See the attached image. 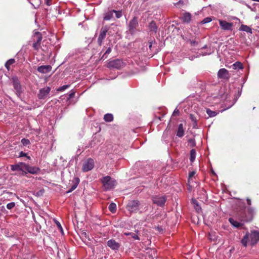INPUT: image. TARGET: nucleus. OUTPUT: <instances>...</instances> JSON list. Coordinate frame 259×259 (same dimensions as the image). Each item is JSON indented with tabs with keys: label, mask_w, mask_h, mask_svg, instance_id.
Returning a JSON list of instances; mask_svg holds the SVG:
<instances>
[{
	"label": "nucleus",
	"mask_w": 259,
	"mask_h": 259,
	"mask_svg": "<svg viewBox=\"0 0 259 259\" xmlns=\"http://www.w3.org/2000/svg\"><path fill=\"white\" fill-rule=\"evenodd\" d=\"M247 210H248V213L249 214L250 216L248 218H247V217L244 218L243 219V220L245 221H248L251 220L252 219V215L254 213V208H253L252 207H249Z\"/></svg>",
	"instance_id": "4be33fe9"
},
{
	"label": "nucleus",
	"mask_w": 259,
	"mask_h": 259,
	"mask_svg": "<svg viewBox=\"0 0 259 259\" xmlns=\"http://www.w3.org/2000/svg\"><path fill=\"white\" fill-rule=\"evenodd\" d=\"M218 76L220 78L226 79L229 76V72L225 68L220 69L218 72Z\"/></svg>",
	"instance_id": "f3484780"
},
{
	"label": "nucleus",
	"mask_w": 259,
	"mask_h": 259,
	"mask_svg": "<svg viewBox=\"0 0 259 259\" xmlns=\"http://www.w3.org/2000/svg\"><path fill=\"white\" fill-rule=\"evenodd\" d=\"M104 119L106 122H111L113 120V116L111 113H107L104 115Z\"/></svg>",
	"instance_id": "bb28decb"
},
{
	"label": "nucleus",
	"mask_w": 259,
	"mask_h": 259,
	"mask_svg": "<svg viewBox=\"0 0 259 259\" xmlns=\"http://www.w3.org/2000/svg\"><path fill=\"white\" fill-rule=\"evenodd\" d=\"M246 201H247V203L248 205H251V200L249 199V198H247L246 199Z\"/></svg>",
	"instance_id": "5fc2aeb1"
},
{
	"label": "nucleus",
	"mask_w": 259,
	"mask_h": 259,
	"mask_svg": "<svg viewBox=\"0 0 259 259\" xmlns=\"http://www.w3.org/2000/svg\"><path fill=\"white\" fill-rule=\"evenodd\" d=\"M13 86L18 93H21V87L19 82H13Z\"/></svg>",
	"instance_id": "c756f323"
},
{
	"label": "nucleus",
	"mask_w": 259,
	"mask_h": 259,
	"mask_svg": "<svg viewBox=\"0 0 259 259\" xmlns=\"http://www.w3.org/2000/svg\"><path fill=\"white\" fill-rule=\"evenodd\" d=\"M241 91H239V89H238V97L235 99V101L234 103L236 102V101L237 100V98L241 95Z\"/></svg>",
	"instance_id": "864d4df0"
},
{
	"label": "nucleus",
	"mask_w": 259,
	"mask_h": 259,
	"mask_svg": "<svg viewBox=\"0 0 259 259\" xmlns=\"http://www.w3.org/2000/svg\"><path fill=\"white\" fill-rule=\"evenodd\" d=\"M229 221L232 226H233L234 227H235L236 228H239V227H240L242 225V224L241 223L234 220L232 218H230L229 219Z\"/></svg>",
	"instance_id": "a878e982"
},
{
	"label": "nucleus",
	"mask_w": 259,
	"mask_h": 259,
	"mask_svg": "<svg viewBox=\"0 0 259 259\" xmlns=\"http://www.w3.org/2000/svg\"><path fill=\"white\" fill-rule=\"evenodd\" d=\"M249 236L251 245L256 244L259 241V231H251L250 233H249Z\"/></svg>",
	"instance_id": "1a4fd4ad"
},
{
	"label": "nucleus",
	"mask_w": 259,
	"mask_h": 259,
	"mask_svg": "<svg viewBox=\"0 0 259 259\" xmlns=\"http://www.w3.org/2000/svg\"><path fill=\"white\" fill-rule=\"evenodd\" d=\"M42 193V192L41 191H40L39 192H37L36 193V196H39V195H40V194H41Z\"/></svg>",
	"instance_id": "6e6d98bb"
},
{
	"label": "nucleus",
	"mask_w": 259,
	"mask_h": 259,
	"mask_svg": "<svg viewBox=\"0 0 259 259\" xmlns=\"http://www.w3.org/2000/svg\"><path fill=\"white\" fill-rule=\"evenodd\" d=\"M126 208L131 213H136L138 211L142 213L148 210V205L146 203H140L138 200H134L128 202Z\"/></svg>",
	"instance_id": "f257e3e1"
},
{
	"label": "nucleus",
	"mask_w": 259,
	"mask_h": 259,
	"mask_svg": "<svg viewBox=\"0 0 259 259\" xmlns=\"http://www.w3.org/2000/svg\"><path fill=\"white\" fill-rule=\"evenodd\" d=\"M111 52V48L110 47H109L107 50L106 51L105 53H104L103 56H104L106 54H109Z\"/></svg>",
	"instance_id": "de8ad7c7"
},
{
	"label": "nucleus",
	"mask_w": 259,
	"mask_h": 259,
	"mask_svg": "<svg viewBox=\"0 0 259 259\" xmlns=\"http://www.w3.org/2000/svg\"><path fill=\"white\" fill-rule=\"evenodd\" d=\"M233 104H234V103H233V104H232V105H231L230 106H232V105H233Z\"/></svg>",
	"instance_id": "774afa93"
},
{
	"label": "nucleus",
	"mask_w": 259,
	"mask_h": 259,
	"mask_svg": "<svg viewBox=\"0 0 259 259\" xmlns=\"http://www.w3.org/2000/svg\"><path fill=\"white\" fill-rule=\"evenodd\" d=\"M2 198L0 199V205L2 204Z\"/></svg>",
	"instance_id": "69168bd1"
},
{
	"label": "nucleus",
	"mask_w": 259,
	"mask_h": 259,
	"mask_svg": "<svg viewBox=\"0 0 259 259\" xmlns=\"http://www.w3.org/2000/svg\"><path fill=\"white\" fill-rule=\"evenodd\" d=\"M151 199L154 204L159 207H163L166 201V198L164 196L154 195L152 196Z\"/></svg>",
	"instance_id": "20e7f679"
},
{
	"label": "nucleus",
	"mask_w": 259,
	"mask_h": 259,
	"mask_svg": "<svg viewBox=\"0 0 259 259\" xmlns=\"http://www.w3.org/2000/svg\"><path fill=\"white\" fill-rule=\"evenodd\" d=\"M136 73H137V72H134L133 71H130V72H125L123 74V76H124L125 77V78H126V79H128V78H131V77H132L133 76H134Z\"/></svg>",
	"instance_id": "2f4dec72"
},
{
	"label": "nucleus",
	"mask_w": 259,
	"mask_h": 259,
	"mask_svg": "<svg viewBox=\"0 0 259 259\" xmlns=\"http://www.w3.org/2000/svg\"><path fill=\"white\" fill-rule=\"evenodd\" d=\"M33 43L32 47L35 50H38L40 47L42 40L41 34L39 32H35L33 36Z\"/></svg>",
	"instance_id": "39448f33"
},
{
	"label": "nucleus",
	"mask_w": 259,
	"mask_h": 259,
	"mask_svg": "<svg viewBox=\"0 0 259 259\" xmlns=\"http://www.w3.org/2000/svg\"><path fill=\"white\" fill-rule=\"evenodd\" d=\"M184 131L183 125L182 123H181L178 126V129L177 133V136L180 138H181L184 136Z\"/></svg>",
	"instance_id": "aec40b11"
},
{
	"label": "nucleus",
	"mask_w": 259,
	"mask_h": 259,
	"mask_svg": "<svg viewBox=\"0 0 259 259\" xmlns=\"http://www.w3.org/2000/svg\"><path fill=\"white\" fill-rule=\"evenodd\" d=\"M113 17V13L112 11H108L104 14V20H110Z\"/></svg>",
	"instance_id": "5701e85b"
},
{
	"label": "nucleus",
	"mask_w": 259,
	"mask_h": 259,
	"mask_svg": "<svg viewBox=\"0 0 259 259\" xmlns=\"http://www.w3.org/2000/svg\"><path fill=\"white\" fill-rule=\"evenodd\" d=\"M109 30V27L108 25L103 26L100 30V34L98 38V44L99 46H102L104 39L105 38L107 33Z\"/></svg>",
	"instance_id": "423d86ee"
},
{
	"label": "nucleus",
	"mask_w": 259,
	"mask_h": 259,
	"mask_svg": "<svg viewBox=\"0 0 259 259\" xmlns=\"http://www.w3.org/2000/svg\"><path fill=\"white\" fill-rule=\"evenodd\" d=\"M232 68L235 70H240L243 69V65L240 62H236L232 65Z\"/></svg>",
	"instance_id": "393cba45"
},
{
	"label": "nucleus",
	"mask_w": 259,
	"mask_h": 259,
	"mask_svg": "<svg viewBox=\"0 0 259 259\" xmlns=\"http://www.w3.org/2000/svg\"><path fill=\"white\" fill-rule=\"evenodd\" d=\"M249 238V233L247 232L245 234V235L244 236V237H243V238L242 239V240L241 241V243L242 244V245L244 246H245V247L247 246Z\"/></svg>",
	"instance_id": "b1692460"
},
{
	"label": "nucleus",
	"mask_w": 259,
	"mask_h": 259,
	"mask_svg": "<svg viewBox=\"0 0 259 259\" xmlns=\"http://www.w3.org/2000/svg\"><path fill=\"white\" fill-rule=\"evenodd\" d=\"M126 63L121 59H116L109 60L107 67L112 69H120L124 67Z\"/></svg>",
	"instance_id": "7ed1b4c3"
},
{
	"label": "nucleus",
	"mask_w": 259,
	"mask_h": 259,
	"mask_svg": "<svg viewBox=\"0 0 259 259\" xmlns=\"http://www.w3.org/2000/svg\"><path fill=\"white\" fill-rule=\"evenodd\" d=\"M24 169L26 171H24V175H26L27 173L32 175H37L40 173V168L37 166H32L30 165L26 164L24 165Z\"/></svg>",
	"instance_id": "0eeeda50"
},
{
	"label": "nucleus",
	"mask_w": 259,
	"mask_h": 259,
	"mask_svg": "<svg viewBox=\"0 0 259 259\" xmlns=\"http://www.w3.org/2000/svg\"><path fill=\"white\" fill-rule=\"evenodd\" d=\"M50 91L51 88L49 87L40 89L38 94V98L39 99H45L48 96Z\"/></svg>",
	"instance_id": "f8f14e48"
},
{
	"label": "nucleus",
	"mask_w": 259,
	"mask_h": 259,
	"mask_svg": "<svg viewBox=\"0 0 259 259\" xmlns=\"http://www.w3.org/2000/svg\"><path fill=\"white\" fill-rule=\"evenodd\" d=\"M74 93H71L69 95V96H70V98H71V97H73L74 96Z\"/></svg>",
	"instance_id": "bf43d9fd"
},
{
	"label": "nucleus",
	"mask_w": 259,
	"mask_h": 259,
	"mask_svg": "<svg viewBox=\"0 0 259 259\" xmlns=\"http://www.w3.org/2000/svg\"><path fill=\"white\" fill-rule=\"evenodd\" d=\"M153 43H155V41H151L149 42V48L150 50H152V45Z\"/></svg>",
	"instance_id": "8fccbe9b"
},
{
	"label": "nucleus",
	"mask_w": 259,
	"mask_h": 259,
	"mask_svg": "<svg viewBox=\"0 0 259 259\" xmlns=\"http://www.w3.org/2000/svg\"><path fill=\"white\" fill-rule=\"evenodd\" d=\"M15 62V60L14 59H10L6 62L5 67L8 69V70H10V66L14 64Z\"/></svg>",
	"instance_id": "7c9ffc66"
},
{
	"label": "nucleus",
	"mask_w": 259,
	"mask_h": 259,
	"mask_svg": "<svg viewBox=\"0 0 259 259\" xmlns=\"http://www.w3.org/2000/svg\"><path fill=\"white\" fill-rule=\"evenodd\" d=\"M193 203L195 204V208L196 210L197 211L199 212L201 210V207L199 205L197 201L195 200H192Z\"/></svg>",
	"instance_id": "58836bf2"
},
{
	"label": "nucleus",
	"mask_w": 259,
	"mask_h": 259,
	"mask_svg": "<svg viewBox=\"0 0 259 259\" xmlns=\"http://www.w3.org/2000/svg\"><path fill=\"white\" fill-rule=\"evenodd\" d=\"M24 156L26 157L27 158V159H30V157L29 156H28L27 153H24L23 151H21L19 153V157H24Z\"/></svg>",
	"instance_id": "37998d69"
},
{
	"label": "nucleus",
	"mask_w": 259,
	"mask_h": 259,
	"mask_svg": "<svg viewBox=\"0 0 259 259\" xmlns=\"http://www.w3.org/2000/svg\"><path fill=\"white\" fill-rule=\"evenodd\" d=\"M183 3V1L180 0V1L178 3H178H182V4Z\"/></svg>",
	"instance_id": "e2e57ef3"
},
{
	"label": "nucleus",
	"mask_w": 259,
	"mask_h": 259,
	"mask_svg": "<svg viewBox=\"0 0 259 259\" xmlns=\"http://www.w3.org/2000/svg\"><path fill=\"white\" fill-rule=\"evenodd\" d=\"M83 234H84L85 236H86L87 234L85 232H84Z\"/></svg>",
	"instance_id": "338daca9"
},
{
	"label": "nucleus",
	"mask_w": 259,
	"mask_h": 259,
	"mask_svg": "<svg viewBox=\"0 0 259 259\" xmlns=\"http://www.w3.org/2000/svg\"><path fill=\"white\" fill-rule=\"evenodd\" d=\"M239 30L245 31L250 34L252 33L251 29L249 26L243 24L241 25V26L239 28Z\"/></svg>",
	"instance_id": "412c9836"
},
{
	"label": "nucleus",
	"mask_w": 259,
	"mask_h": 259,
	"mask_svg": "<svg viewBox=\"0 0 259 259\" xmlns=\"http://www.w3.org/2000/svg\"><path fill=\"white\" fill-rule=\"evenodd\" d=\"M219 24L221 28L224 30H232V23H229L224 20H220Z\"/></svg>",
	"instance_id": "9b49d317"
},
{
	"label": "nucleus",
	"mask_w": 259,
	"mask_h": 259,
	"mask_svg": "<svg viewBox=\"0 0 259 259\" xmlns=\"http://www.w3.org/2000/svg\"><path fill=\"white\" fill-rule=\"evenodd\" d=\"M45 3L48 6H50L52 4L51 0H45Z\"/></svg>",
	"instance_id": "603ef678"
},
{
	"label": "nucleus",
	"mask_w": 259,
	"mask_h": 259,
	"mask_svg": "<svg viewBox=\"0 0 259 259\" xmlns=\"http://www.w3.org/2000/svg\"><path fill=\"white\" fill-rule=\"evenodd\" d=\"M207 48V46L206 45H205L203 47H202L201 48L202 49H206Z\"/></svg>",
	"instance_id": "680f3d73"
},
{
	"label": "nucleus",
	"mask_w": 259,
	"mask_h": 259,
	"mask_svg": "<svg viewBox=\"0 0 259 259\" xmlns=\"http://www.w3.org/2000/svg\"><path fill=\"white\" fill-rule=\"evenodd\" d=\"M24 165H26L25 163L19 162L17 164L11 165V169L13 171H22L24 174Z\"/></svg>",
	"instance_id": "ddd939ff"
},
{
	"label": "nucleus",
	"mask_w": 259,
	"mask_h": 259,
	"mask_svg": "<svg viewBox=\"0 0 259 259\" xmlns=\"http://www.w3.org/2000/svg\"><path fill=\"white\" fill-rule=\"evenodd\" d=\"M52 70V67L49 65H42L40 66H39L37 68V71L42 73H47L50 72Z\"/></svg>",
	"instance_id": "dca6fc26"
},
{
	"label": "nucleus",
	"mask_w": 259,
	"mask_h": 259,
	"mask_svg": "<svg viewBox=\"0 0 259 259\" xmlns=\"http://www.w3.org/2000/svg\"><path fill=\"white\" fill-rule=\"evenodd\" d=\"M112 12L113 14H115V16L117 18H120L122 15V12L121 11L112 10Z\"/></svg>",
	"instance_id": "a19ab883"
},
{
	"label": "nucleus",
	"mask_w": 259,
	"mask_h": 259,
	"mask_svg": "<svg viewBox=\"0 0 259 259\" xmlns=\"http://www.w3.org/2000/svg\"><path fill=\"white\" fill-rule=\"evenodd\" d=\"M191 18L192 15L190 13L185 12L183 14L181 17V20L184 23H189L191 20Z\"/></svg>",
	"instance_id": "a211bd4d"
},
{
	"label": "nucleus",
	"mask_w": 259,
	"mask_h": 259,
	"mask_svg": "<svg viewBox=\"0 0 259 259\" xmlns=\"http://www.w3.org/2000/svg\"><path fill=\"white\" fill-rule=\"evenodd\" d=\"M68 87H69L68 85H64L61 87H60L59 89H58L57 91H59V92L63 91L65 90H66L67 88H68Z\"/></svg>",
	"instance_id": "c03bdc74"
},
{
	"label": "nucleus",
	"mask_w": 259,
	"mask_h": 259,
	"mask_svg": "<svg viewBox=\"0 0 259 259\" xmlns=\"http://www.w3.org/2000/svg\"><path fill=\"white\" fill-rule=\"evenodd\" d=\"M196 150L194 149L191 150L190 153V160L191 162H193L196 158Z\"/></svg>",
	"instance_id": "c85d7f7f"
},
{
	"label": "nucleus",
	"mask_w": 259,
	"mask_h": 259,
	"mask_svg": "<svg viewBox=\"0 0 259 259\" xmlns=\"http://www.w3.org/2000/svg\"><path fill=\"white\" fill-rule=\"evenodd\" d=\"M109 210L112 213L115 212L116 210V205L114 203H111L108 206Z\"/></svg>",
	"instance_id": "72a5a7b5"
},
{
	"label": "nucleus",
	"mask_w": 259,
	"mask_h": 259,
	"mask_svg": "<svg viewBox=\"0 0 259 259\" xmlns=\"http://www.w3.org/2000/svg\"><path fill=\"white\" fill-rule=\"evenodd\" d=\"M148 28L149 32L155 34L157 32L158 27L156 25V23L152 21L148 25Z\"/></svg>",
	"instance_id": "6ab92c4d"
},
{
	"label": "nucleus",
	"mask_w": 259,
	"mask_h": 259,
	"mask_svg": "<svg viewBox=\"0 0 259 259\" xmlns=\"http://www.w3.org/2000/svg\"><path fill=\"white\" fill-rule=\"evenodd\" d=\"M21 142L22 145L25 146L30 144V141L28 139L25 138H23L21 140Z\"/></svg>",
	"instance_id": "ea45409f"
},
{
	"label": "nucleus",
	"mask_w": 259,
	"mask_h": 259,
	"mask_svg": "<svg viewBox=\"0 0 259 259\" xmlns=\"http://www.w3.org/2000/svg\"><path fill=\"white\" fill-rule=\"evenodd\" d=\"M105 191H109L114 188L117 184L116 181L111 177L107 176L100 179Z\"/></svg>",
	"instance_id": "f03ea898"
},
{
	"label": "nucleus",
	"mask_w": 259,
	"mask_h": 259,
	"mask_svg": "<svg viewBox=\"0 0 259 259\" xmlns=\"http://www.w3.org/2000/svg\"><path fill=\"white\" fill-rule=\"evenodd\" d=\"M7 193L9 194L10 195H12L13 194V193L12 192H7Z\"/></svg>",
	"instance_id": "0e129e2a"
},
{
	"label": "nucleus",
	"mask_w": 259,
	"mask_h": 259,
	"mask_svg": "<svg viewBox=\"0 0 259 259\" xmlns=\"http://www.w3.org/2000/svg\"><path fill=\"white\" fill-rule=\"evenodd\" d=\"M1 210H2V211L5 210V207H4V206H3L1 207Z\"/></svg>",
	"instance_id": "052dcab7"
},
{
	"label": "nucleus",
	"mask_w": 259,
	"mask_h": 259,
	"mask_svg": "<svg viewBox=\"0 0 259 259\" xmlns=\"http://www.w3.org/2000/svg\"><path fill=\"white\" fill-rule=\"evenodd\" d=\"M12 81H18V78H17V77H13Z\"/></svg>",
	"instance_id": "4d7b16f0"
},
{
	"label": "nucleus",
	"mask_w": 259,
	"mask_h": 259,
	"mask_svg": "<svg viewBox=\"0 0 259 259\" xmlns=\"http://www.w3.org/2000/svg\"><path fill=\"white\" fill-rule=\"evenodd\" d=\"M138 26V19L134 17L130 22L128 25V31L132 34L135 33L136 28Z\"/></svg>",
	"instance_id": "6e6552de"
},
{
	"label": "nucleus",
	"mask_w": 259,
	"mask_h": 259,
	"mask_svg": "<svg viewBox=\"0 0 259 259\" xmlns=\"http://www.w3.org/2000/svg\"><path fill=\"white\" fill-rule=\"evenodd\" d=\"M195 174V172L193 171L189 173V181L194 176V175Z\"/></svg>",
	"instance_id": "49530a36"
},
{
	"label": "nucleus",
	"mask_w": 259,
	"mask_h": 259,
	"mask_svg": "<svg viewBox=\"0 0 259 259\" xmlns=\"http://www.w3.org/2000/svg\"><path fill=\"white\" fill-rule=\"evenodd\" d=\"M189 42L191 46H195L196 44H197V42L194 40H190Z\"/></svg>",
	"instance_id": "09e8293b"
},
{
	"label": "nucleus",
	"mask_w": 259,
	"mask_h": 259,
	"mask_svg": "<svg viewBox=\"0 0 259 259\" xmlns=\"http://www.w3.org/2000/svg\"><path fill=\"white\" fill-rule=\"evenodd\" d=\"M79 182H80V180L78 178L74 177L73 179V180H72V182H71L72 185H71L70 189L68 191H67L66 192V193H70L72 191H73L74 190H75L77 188L78 185L79 184Z\"/></svg>",
	"instance_id": "2eb2a0df"
},
{
	"label": "nucleus",
	"mask_w": 259,
	"mask_h": 259,
	"mask_svg": "<svg viewBox=\"0 0 259 259\" xmlns=\"http://www.w3.org/2000/svg\"><path fill=\"white\" fill-rule=\"evenodd\" d=\"M57 226H58L59 228H60L62 229L61 226V225H60V223H59V222H58V223H57Z\"/></svg>",
	"instance_id": "13d9d810"
},
{
	"label": "nucleus",
	"mask_w": 259,
	"mask_h": 259,
	"mask_svg": "<svg viewBox=\"0 0 259 259\" xmlns=\"http://www.w3.org/2000/svg\"><path fill=\"white\" fill-rule=\"evenodd\" d=\"M179 110H178L177 108L175 109V110H174L173 114H172L173 115H179Z\"/></svg>",
	"instance_id": "3c124183"
},
{
	"label": "nucleus",
	"mask_w": 259,
	"mask_h": 259,
	"mask_svg": "<svg viewBox=\"0 0 259 259\" xmlns=\"http://www.w3.org/2000/svg\"><path fill=\"white\" fill-rule=\"evenodd\" d=\"M124 235L125 236H131L134 239H136V240H139L140 239V238L139 237V236L137 234H136L133 232H125V233H124Z\"/></svg>",
	"instance_id": "473e14b6"
},
{
	"label": "nucleus",
	"mask_w": 259,
	"mask_h": 259,
	"mask_svg": "<svg viewBox=\"0 0 259 259\" xmlns=\"http://www.w3.org/2000/svg\"><path fill=\"white\" fill-rule=\"evenodd\" d=\"M15 206V203L14 202L9 203L7 205V208L9 210L13 209Z\"/></svg>",
	"instance_id": "79ce46f5"
},
{
	"label": "nucleus",
	"mask_w": 259,
	"mask_h": 259,
	"mask_svg": "<svg viewBox=\"0 0 259 259\" xmlns=\"http://www.w3.org/2000/svg\"><path fill=\"white\" fill-rule=\"evenodd\" d=\"M211 53L210 52H207V53H201L199 54V55H197L196 57L195 56H192L191 57H190V60H193L195 58H197L200 56H206V55H210Z\"/></svg>",
	"instance_id": "e433bc0d"
},
{
	"label": "nucleus",
	"mask_w": 259,
	"mask_h": 259,
	"mask_svg": "<svg viewBox=\"0 0 259 259\" xmlns=\"http://www.w3.org/2000/svg\"><path fill=\"white\" fill-rule=\"evenodd\" d=\"M188 145L191 147H194L196 146L195 140L194 138L188 140Z\"/></svg>",
	"instance_id": "c9c22d12"
},
{
	"label": "nucleus",
	"mask_w": 259,
	"mask_h": 259,
	"mask_svg": "<svg viewBox=\"0 0 259 259\" xmlns=\"http://www.w3.org/2000/svg\"><path fill=\"white\" fill-rule=\"evenodd\" d=\"M8 80L9 77L5 73L3 70H0V81H8Z\"/></svg>",
	"instance_id": "cd10ccee"
},
{
	"label": "nucleus",
	"mask_w": 259,
	"mask_h": 259,
	"mask_svg": "<svg viewBox=\"0 0 259 259\" xmlns=\"http://www.w3.org/2000/svg\"><path fill=\"white\" fill-rule=\"evenodd\" d=\"M94 161L92 158H88L83 164L82 170L87 172L92 170L94 167Z\"/></svg>",
	"instance_id": "9d476101"
},
{
	"label": "nucleus",
	"mask_w": 259,
	"mask_h": 259,
	"mask_svg": "<svg viewBox=\"0 0 259 259\" xmlns=\"http://www.w3.org/2000/svg\"><path fill=\"white\" fill-rule=\"evenodd\" d=\"M211 21V19L209 17L204 18L202 21V23L205 24L210 22Z\"/></svg>",
	"instance_id": "a18cd8bd"
},
{
	"label": "nucleus",
	"mask_w": 259,
	"mask_h": 259,
	"mask_svg": "<svg viewBox=\"0 0 259 259\" xmlns=\"http://www.w3.org/2000/svg\"><path fill=\"white\" fill-rule=\"evenodd\" d=\"M190 119L191 120V121L193 122L194 123V125H193V126L194 127H195V125H197V119L195 117V116L193 115V114H190Z\"/></svg>",
	"instance_id": "4c0bfd02"
},
{
	"label": "nucleus",
	"mask_w": 259,
	"mask_h": 259,
	"mask_svg": "<svg viewBox=\"0 0 259 259\" xmlns=\"http://www.w3.org/2000/svg\"><path fill=\"white\" fill-rule=\"evenodd\" d=\"M206 113L210 117H214L217 115V113L215 111H212L210 109H206Z\"/></svg>",
	"instance_id": "f704fd0d"
},
{
	"label": "nucleus",
	"mask_w": 259,
	"mask_h": 259,
	"mask_svg": "<svg viewBox=\"0 0 259 259\" xmlns=\"http://www.w3.org/2000/svg\"><path fill=\"white\" fill-rule=\"evenodd\" d=\"M107 244L108 247L113 250H117L120 247V244L114 239H110L107 242Z\"/></svg>",
	"instance_id": "4468645a"
}]
</instances>
